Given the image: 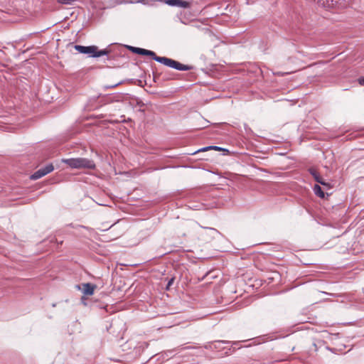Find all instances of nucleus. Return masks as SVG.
Returning <instances> with one entry per match:
<instances>
[{
    "instance_id": "f257e3e1",
    "label": "nucleus",
    "mask_w": 364,
    "mask_h": 364,
    "mask_svg": "<svg viewBox=\"0 0 364 364\" xmlns=\"http://www.w3.org/2000/svg\"><path fill=\"white\" fill-rule=\"evenodd\" d=\"M146 55H149L153 58L154 60L162 63L168 67L174 68L177 70H183L186 71L191 70V67L187 65H183L176 60H174L171 58H168L166 57H159L156 55L154 51L146 50Z\"/></svg>"
},
{
    "instance_id": "f03ea898",
    "label": "nucleus",
    "mask_w": 364,
    "mask_h": 364,
    "mask_svg": "<svg viewBox=\"0 0 364 364\" xmlns=\"http://www.w3.org/2000/svg\"><path fill=\"white\" fill-rule=\"evenodd\" d=\"M63 162L73 168H89L93 169L95 164L93 161L85 158H76L63 159Z\"/></svg>"
},
{
    "instance_id": "7ed1b4c3",
    "label": "nucleus",
    "mask_w": 364,
    "mask_h": 364,
    "mask_svg": "<svg viewBox=\"0 0 364 364\" xmlns=\"http://www.w3.org/2000/svg\"><path fill=\"white\" fill-rule=\"evenodd\" d=\"M75 49L80 53L87 54L90 57L97 58L107 55L109 51L106 49L98 50L95 46H83L80 45L75 46Z\"/></svg>"
},
{
    "instance_id": "20e7f679",
    "label": "nucleus",
    "mask_w": 364,
    "mask_h": 364,
    "mask_svg": "<svg viewBox=\"0 0 364 364\" xmlns=\"http://www.w3.org/2000/svg\"><path fill=\"white\" fill-rule=\"evenodd\" d=\"M164 2L171 6L180 8H189L191 6V3L189 1L183 0H164Z\"/></svg>"
},
{
    "instance_id": "39448f33",
    "label": "nucleus",
    "mask_w": 364,
    "mask_h": 364,
    "mask_svg": "<svg viewBox=\"0 0 364 364\" xmlns=\"http://www.w3.org/2000/svg\"><path fill=\"white\" fill-rule=\"evenodd\" d=\"M82 293L85 295L91 296L94 294L96 286L90 283L82 284Z\"/></svg>"
},
{
    "instance_id": "423d86ee",
    "label": "nucleus",
    "mask_w": 364,
    "mask_h": 364,
    "mask_svg": "<svg viewBox=\"0 0 364 364\" xmlns=\"http://www.w3.org/2000/svg\"><path fill=\"white\" fill-rule=\"evenodd\" d=\"M44 176H46L45 172H43L42 168H40L37 171H36L33 175H31V178L33 180H36L41 178Z\"/></svg>"
},
{
    "instance_id": "0eeeda50",
    "label": "nucleus",
    "mask_w": 364,
    "mask_h": 364,
    "mask_svg": "<svg viewBox=\"0 0 364 364\" xmlns=\"http://www.w3.org/2000/svg\"><path fill=\"white\" fill-rule=\"evenodd\" d=\"M314 193L316 196H318V197L323 198H324V193L323 191L321 190V188L318 186V185H315L314 187Z\"/></svg>"
},
{
    "instance_id": "6e6552de",
    "label": "nucleus",
    "mask_w": 364,
    "mask_h": 364,
    "mask_svg": "<svg viewBox=\"0 0 364 364\" xmlns=\"http://www.w3.org/2000/svg\"><path fill=\"white\" fill-rule=\"evenodd\" d=\"M130 49L135 53L146 55V50L141 48L130 47Z\"/></svg>"
},
{
    "instance_id": "1a4fd4ad",
    "label": "nucleus",
    "mask_w": 364,
    "mask_h": 364,
    "mask_svg": "<svg viewBox=\"0 0 364 364\" xmlns=\"http://www.w3.org/2000/svg\"><path fill=\"white\" fill-rule=\"evenodd\" d=\"M310 173L314 176V179L318 183L321 180H322V177L318 174V173L314 168H311L309 170Z\"/></svg>"
},
{
    "instance_id": "9d476101",
    "label": "nucleus",
    "mask_w": 364,
    "mask_h": 364,
    "mask_svg": "<svg viewBox=\"0 0 364 364\" xmlns=\"http://www.w3.org/2000/svg\"><path fill=\"white\" fill-rule=\"evenodd\" d=\"M43 172H45L46 175L52 172L54 169V167L52 164H48L45 167L41 168Z\"/></svg>"
},
{
    "instance_id": "9b49d317",
    "label": "nucleus",
    "mask_w": 364,
    "mask_h": 364,
    "mask_svg": "<svg viewBox=\"0 0 364 364\" xmlns=\"http://www.w3.org/2000/svg\"><path fill=\"white\" fill-rule=\"evenodd\" d=\"M208 149L221 150L222 149L220 147H218L216 146H213L205 147L202 149V151H207Z\"/></svg>"
},
{
    "instance_id": "f8f14e48",
    "label": "nucleus",
    "mask_w": 364,
    "mask_h": 364,
    "mask_svg": "<svg viewBox=\"0 0 364 364\" xmlns=\"http://www.w3.org/2000/svg\"><path fill=\"white\" fill-rule=\"evenodd\" d=\"M74 1L75 0H58V2H60L61 4H70Z\"/></svg>"
},
{
    "instance_id": "ddd939ff",
    "label": "nucleus",
    "mask_w": 364,
    "mask_h": 364,
    "mask_svg": "<svg viewBox=\"0 0 364 364\" xmlns=\"http://www.w3.org/2000/svg\"><path fill=\"white\" fill-rule=\"evenodd\" d=\"M318 183L323 186H327L328 188L330 187L329 183H326L323 179L321 180Z\"/></svg>"
},
{
    "instance_id": "4468645a",
    "label": "nucleus",
    "mask_w": 364,
    "mask_h": 364,
    "mask_svg": "<svg viewBox=\"0 0 364 364\" xmlns=\"http://www.w3.org/2000/svg\"><path fill=\"white\" fill-rule=\"evenodd\" d=\"M173 281H174V278H171V279L168 281V284H167V287H166V289H169V287L173 284Z\"/></svg>"
},
{
    "instance_id": "2eb2a0df",
    "label": "nucleus",
    "mask_w": 364,
    "mask_h": 364,
    "mask_svg": "<svg viewBox=\"0 0 364 364\" xmlns=\"http://www.w3.org/2000/svg\"><path fill=\"white\" fill-rule=\"evenodd\" d=\"M359 84L361 85H364V77H360L358 79Z\"/></svg>"
},
{
    "instance_id": "dca6fc26",
    "label": "nucleus",
    "mask_w": 364,
    "mask_h": 364,
    "mask_svg": "<svg viewBox=\"0 0 364 364\" xmlns=\"http://www.w3.org/2000/svg\"><path fill=\"white\" fill-rule=\"evenodd\" d=\"M3 53H4V52L1 50H0V57L1 56V54H3Z\"/></svg>"
}]
</instances>
